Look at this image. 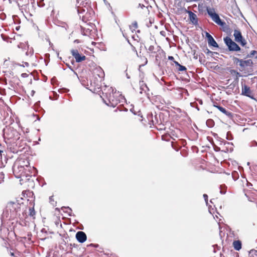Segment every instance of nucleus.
<instances>
[{"mask_svg":"<svg viewBox=\"0 0 257 257\" xmlns=\"http://www.w3.org/2000/svg\"><path fill=\"white\" fill-rule=\"evenodd\" d=\"M214 106L217 108L221 112L228 116V118H232L233 117V113L229 111H227L225 108L219 105H214Z\"/></svg>","mask_w":257,"mask_h":257,"instance_id":"obj_13","label":"nucleus"},{"mask_svg":"<svg viewBox=\"0 0 257 257\" xmlns=\"http://www.w3.org/2000/svg\"><path fill=\"white\" fill-rule=\"evenodd\" d=\"M220 193H221V194H225V192H224V191H223L222 190H220Z\"/></svg>","mask_w":257,"mask_h":257,"instance_id":"obj_43","label":"nucleus"},{"mask_svg":"<svg viewBox=\"0 0 257 257\" xmlns=\"http://www.w3.org/2000/svg\"><path fill=\"white\" fill-rule=\"evenodd\" d=\"M34 54V51L32 48H31L30 50H28V51L26 53V54L27 56H32Z\"/></svg>","mask_w":257,"mask_h":257,"instance_id":"obj_31","label":"nucleus"},{"mask_svg":"<svg viewBox=\"0 0 257 257\" xmlns=\"http://www.w3.org/2000/svg\"><path fill=\"white\" fill-rule=\"evenodd\" d=\"M237 42L239 43L242 46H244L246 44L245 40L243 37H242L240 41H238Z\"/></svg>","mask_w":257,"mask_h":257,"instance_id":"obj_28","label":"nucleus"},{"mask_svg":"<svg viewBox=\"0 0 257 257\" xmlns=\"http://www.w3.org/2000/svg\"><path fill=\"white\" fill-rule=\"evenodd\" d=\"M5 174L3 172H0V184L2 183L4 181Z\"/></svg>","mask_w":257,"mask_h":257,"instance_id":"obj_30","label":"nucleus"},{"mask_svg":"<svg viewBox=\"0 0 257 257\" xmlns=\"http://www.w3.org/2000/svg\"><path fill=\"white\" fill-rule=\"evenodd\" d=\"M145 7V6H144V5H141V4H140L139 5V7H141L142 9H143V7Z\"/></svg>","mask_w":257,"mask_h":257,"instance_id":"obj_39","label":"nucleus"},{"mask_svg":"<svg viewBox=\"0 0 257 257\" xmlns=\"http://www.w3.org/2000/svg\"><path fill=\"white\" fill-rule=\"evenodd\" d=\"M233 246L236 250L238 251L241 248V242L239 240H235L233 242Z\"/></svg>","mask_w":257,"mask_h":257,"instance_id":"obj_17","label":"nucleus"},{"mask_svg":"<svg viewBox=\"0 0 257 257\" xmlns=\"http://www.w3.org/2000/svg\"><path fill=\"white\" fill-rule=\"evenodd\" d=\"M18 151H22L25 148L24 147V146L26 145V143L24 142V141H23L22 140H21V141L18 140V142L17 143V146H18Z\"/></svg>","mask_w":257,"mask_h":257,"instance_id":"obj_20","label":"nucleus"},{"mask_svg":"<svg viewBox=\"0 0 257 257\" xmlns=\"http://www.w3.org/2000/svg\"><path fill=\"white\" fill-rule=\"evenodd\" d=\"M50 202H52V201H54V200L53 199V196H50L49 198Z\"/></svg>","mask_w":257,"mask_h":257,"instance_id":"obj_37","label":"nucleus"},{"mask_svg":"<svg viewBox=\"0 0 257 257\" xmlns=\"http://www.w3.org/2000/svg\"><path fill=\"white\" fill-rule=\"evenodd\" d=\"M148 51L149 52L153 53H155V47L153 45H151L149 46V48H148Z\"/></svg>","mask_w":257,"mask_h":257,"instance_id":"obj_29","label":"nucleus"},{"mask_svg":"<svg viewBox=\"0 0 257 257\" xmlns=\"http://www.w3.org/2000/svg\"><path fill=\"white\" fill-rule=\"evenodd\" d=\"M126 77H127V78H130V77L128 76L127 74H126Z\"/></svg>","mask_w":257,"mask_h":257,"instance_id":"obj_47","label":"nucleus"},{"mask_svg":"<svg viewBox=\"0 0 257 257\" xmlns=\"http://www.w3.org/2000/svg\"><path fill=\"white\" fill-rule=\"evenodd\" d=\"M2 230H3V228H1V232H2Z\"/></svg>","mask_w":257,"mask_h":257,"instance_id":"obj_49","label":"nucleus"},{"mask_svg":"<svg viewBox=\"0 0 257 257\" xmlns=\"http://www.w3.org/2000/svg\"><path fill=\"white\" fill-rule=\"evenodd\" d=\"M76 238L80 243L84 242L87 239L86 234L83 231H78L76 234Z\"/></svg>","mask_w":257,"mask_h":257,"instance_id":"obj_12","label":"nucleus"},{"mask_svg":"<svg viewBox=\"0 0 257 257\" xmlns=\"http://www.w3.org/2000/svg\"><path fill=\"white\" fill-rule=\"evenodd\" d=\"M35 215V211L34 207L29 208V215L31 216H34Z\"/></svg>","mask_w":257,"mask_h":257,"instance_id":"obj_27","label":"nucleus"},{"mask_svg":"<svg viewBox=\"0 0 257 257\" xmlns=\"http://www.w3.org/2000/svg\"><path fill=\"white\" fill-rule=\"evenodd\" d=\"M207 12L208 15L216 24L223 25L222 21L220 19L219 15L215 12L214 9L207 8Z\"/></svg>","mask_w":257,"mask_h":257,"instance_id":"obj_7","label":"nucleus"},{"mask_svg":"<svg viewBox=\"0 0 257 257\" xmlns=\"http://www.w3.org/2000/svg\"><path fill=\"white\" fill-rule=\"evenodd\" d=\"M199 103H200V104H202V101L201 100H200L199 101Z\"/></svg>","mask_w":257,"mask_h":257,"instance_id":"obj_44","label":"nucleus"},{"mask_svg":"<svg viewBox=\"0 0 257 257\" xmlns=\"http://www.w3.org/2000/svg\"><path fill=\"white\" fill-rule=\"evenodd\" d=\"M241 94L251 98H253L249 87L245 84H242Z\"/></svg>","mask_w":257,"mask_h":257,"instance_id":"obj_11","label":"nucleus"},{"mask_svg":"<svg viewBox=\"0 0 257 257\" xmlns=\"http://www.w3.org/2000/svg\"><path fill=\"white\" fill-rule=\"evenodd\" d=\"M203 198H204L205 202H206V204L207 205V204H208V196H207V195L206 194H204L203 195Z\"/></svg>","mask_w":257,"mask_h":257,"instance_id":"obj_34","label":"nucleus"},{"mask_svg":"<svg viewBox=\"0 0 257 257\" xmlns=\"http://www.w3.org/2000/svg\"><path fill=\"white\" fill-rule=\"evenodd\" d=\"M224 41L230 51H238L240 50L239 46L229 37L224 38Z\"/></svg>","mask_w":257,"mask_h":257,"instance_id":"obj_5","label":"nucleus"},{"mask_svg":"<svg viewBox=\"0 0 257 257\" xmlns=\"http://www.w3.org/2000/svg\"><path fill=\"white\" fill-rule=\"evenodd\" d=\"M61 209L63 210V211L65 213H67L69 216H72V209L69 208V207H62L61 208Z\"/></svg>","mask_w":257,"mask_h":257,"instance_id":"obj_21","label":"nucleus"},{"mask_svg":"<svg viewBox=\"0 0 257 257\" xmlns=\"http://www.w3.org/2000/svg\"><path fill=\"white\" fill-rule=\"evenodd\" d=\"M234 62L238 65L240 67V71H243L245 69V67L249 66L252 67L253 65L252 61L250 59H247L244 60L243 59H240L238 58H234Z\"/></svg>","mask_w":257,"mask_h":257,"instance_id":"obj_4","label":"nucleus"},{"mask_svg":"<svg viewBox=\"0 0 257 257\" xmlns=\"http://www.w3.org/2000/svg\"><path fill=\"white\" fill-rule=\"evenodd\" d=\"M56 210H59V208H56Z\"/></svg>","mask_w":257,"mask_h":257,"instance_id":"obj_48","label":"nucleus"},{"mask_svg":"<svg viewBox=\"0 0 257 257\" xmlns=\"http://www.w3.org/2000/svg\"><path fill=\"white\" fill-rule=\"evenodd\" d=\"M223 25H218L222 28L223 31L225 32H228L230 31V28L229 26L226 25V24L224 22H222Z\"/></svg>","mask_w":257,"mask_h":257,"instance_id":"obj_23","label":"nucleus"},{"mask_svg":"<svg viewBox=\"0 0 257 257\" xmlns=\"http://www.w3.org/2000/svg\"><path fill=\"white\" fill-rule=\"evenodd\" d=\"M3 152V151L0 150V155H2V153Z\"/></svg>","mask_w":257,"mask_h":257,"instance_id":"obj_45","label":"nucleus"},{"mask_svg":"<svg viewBox=\"0 0 257 257\" xmlns=\"http://www.w3.org/2000/svg\"><path fill=\"white\" fill-rule=\"evenodd\" d=\"M143 62H144V63L143 64H142L141 65H140V66H145V65H146L148 63V60H147V59L146 58V57H144L143 58Z\"/></svg>","mask_w":257,"mask_h":257,"instance_id":"obj_32","label":"nucleus"},{"mask_svg":"<svg viewBox=\"0 0 257 257\" xmlns=\"http://www.w3.org/2000/svg\"><path fill=\"white\" fill-rule=\"evenodd\" d=\"M23 170L24 168L22 166L19 167H16V166H14V167H13V172L16 175L19 174L20 172H23Z\"/></svg>","mask_w":257,"mask_h":257,"instance_id":"obj_22","label":"nucleus"},{"mask_svg":"<svg viewBox=\"0 0 257 257\" xmlns=\"http://www.w3.org/2000/svg\"><path fill=\"white\" fill-rule=\"evenodd\" d=\"M187 12L189 14V19H190V21L194 25L197 24H198V19H197L196 15L190 11H187Z\"/></svg>","mask_w":257,"mask_h":257,"instance_id":"obj_15","label":"nucleus"},{"mask_svg":"<svg viewBox=\"0 0 257 257\" xmlns=\"http://www.w3.org/2000/svg\"><path fill=\"white\" fill-rule=\"evenodd\" d=\"M231 73L232 74L234 73V74H235L237 76H239V77L241 76V75H240V73L239 72H238L237 71H235V70H232L231 71Z\"/></svg>","mask_w":257,"mask_h":257,"instance_id":"obj_33","label":"nucleus"},{"mask_svg":"<svg viewBox=\"0 0 257 257\" xmlns=\"http://www.w3.org/2000/svg\"><path fill=\"white\" fill-rule=\"evenodd\" d=\"M207 53L208 54H213V52L211 51H210L209 50L207 49Z\"/></svg>","mask_w":257,"mask_h":257,"instance_id":"obj_40","label":"nucleus"},{"mask_svg":"<svg viewBox=\"0 0 257 257\" xmlns=\"http://www.w3.org/2000/svg\"><path fill=\"white\" fill-rule=\"evenodd\" d=\"M234 37L235 38V40L237 42L238 41H240L242 39V35L240 31L238 30H235L234 31Z\"/></svg>","mask_w":257,"mask_h":257,"instance_id":"obj_16","label":"nucleus"},{"mask_svg":"<svg viewBox=\"0 0 257 257\" xmlns=\"http://www.w3.org/2000/svg\"><path fill=\"white\" fill-rule=\"evenodd\" d=\"M102 94L103 96L101 97L103 102L107 105L112 107H115L118 103L125 100L124 96L112 87H107L105 86L102 90Z\"/></svg>","mask_w":257,"mask_h":257,"instance_id":"obj_1","label":"nucleus"},{"mask_svg":"<svg viewBox=\"0 0 257 257\" xmlns=\"http://www.w3.org/2000/svg\"><path fill=\"white\" fill-rule=\"evenodd\" d=\"M67 66H68V67L69 69H70L72 71H73V69L72 68L71 66L70 65H69V64H67Z\"/></svg>","mask_w":257,"mask_h":257,"instance_id":"obj_38","label":"nucleus"},{"mask_svg":"<svg viewBox=\"0 0 257 257\" xmlns=\"http://www.w3.org/2000/svg\"><path fill=\"white\" fill-rule=\"evenodd\" d=\"M168 59L170 60L174 61V57L173 56H169L168 57Z\"/></svg>","mask_w":257,"mask_h":257,"instance_id":"obj_36","label":"nucleus"},{"mask_svg":"<svg viewBox=\"0 0 257 257\" xmlns=\"http://www.w3.org/2000/svg\"><path fill=\"white\" fill-rule=\"evenodd\" d=\"M26 64L27 65H28V63H26Z\"/></svg>","mask_w":257,"mask_h":257,"instance_id":"obj_50","label":"nucleus"},{"mask_svg":"<svg viewBox=\"0 0 257 257\" xmlns=\"http://www.w3.org/2000/svg\"><path fill=\"white\" fill-rule=\"evenodd\" d=\"M232 177L234 180H237L238 178L239 175L237 172L233 171L232 172Z\"/></svg>","mask_w":257,"mask_h":257,"instance_id":"obj_26","label":"nucleus"},{"mask_svg":"<svg viewBox=\"0 0 257 257\" xmlns=\"http://www.w3.org/2000/svg\"><path fill=\"white\" fill-rule=\"evenodd\" d=\"M22 205L17 203H13L10 204L7 208L10 209L11 218L19 217L20 220H25L27 216V213L25 210L21 211Z\"/></svg>","mask_w":257,"mask_h":257,"instance_id":"obj_2","label":"nucleus"},{"mask_svg":"<svg viewBox=\"0 0 257 257\" xmlns=\"http://www.w3.org/2000/svg\"><path fill=\"white\" fill-rule=\"evenodd\" d=\"M103 80V79L93 77V79L90 80V87L86 88L91 91H97L100 88L101 83Z\"/></svg>","mask_w":257,"mask_h":257,"instance_id":"obj_6","label":"nucleus"},{"mask_svg":"<svg viewBox=\"0 0 257 257\" xmlns=\"http://www.w3.org/2000/svg\"><path fill=\"white\" fill-rule=\"evenodd\" d=\"M105 74L104 71L100 66H97L93 70V77L104 79Z\"/></svg>","mask_w":257,"mask_h":257,"instance_id":"obj_9","label":"nucleus"},{"mask_svg":"<svg viewBox=\"0 0 257 257\" xmlns=\"http://www.w3.org/2000/svg\"><path fill=\"white\" fill-rule=\"evenodd\" d=\"M20 175H22V173L20 174H18L17 175H16V176L17 177V178H19L20 177Z\"/></svg>","mask_w":257,"mask_h":257,"instance_id":"obj_42","label":"nucleus"},{"mask_svg":"<svg viewBox=\"0 0 257 257\" xmlns=\"http://www.w3.org/2000/svg\"><path fill=\"white\" fill-rule=\"evenodd\" d=\"M77 12L80 15V17H82L83 21H91L94 17V12L91 9L89 11L87 8L78 9Z\"/></svg>","mask_w":257,"mask_h":257,"instance_id":"obj_3","label":"nucleus"},{"mask_svg":"<svg viewBox=\"0 0 257 257\" xmlns=\"http://www.w3.org/2000/svg\"><path fill=\"white\" fill-rule=\"evenodd\" d=\"M130 29L132 32L135 31L136 29L138 28V23L136 21L134 22L132 25L130 27Z\"/></svg>","mask_w":257,"mask_h":257,"instance_id":"obj_24","label":"nucleus"},{"mask_svg":"<svg viewBox=\"0 0 257 257\" xmlns=\"http://www.w3.org/2000/svg\"><path fill=\"white\" fill-rule=\"evenodd\" d=\"M206 37L207 38L208 43L209 45L212 46L214 47H218L217 43L211 35H210L208 33H206Z\"/></svg>","mask_w":257,"mask_h":257,"instance_id":"obj_14","label":"nucleus"},{"mask_svg":"<svg viewBox=\"0 0 257 257\" xmlns=\"http://www.w3.org/2000/svg\"><path fill=\"white\" fill-rule=\"evenodd\" d=\"M206 125L209 127H212L214 125V122L212 119H209L206 121Z\"/></svg>","mask_w":257,"mask_h":257,"instance_id":"obj_25","label":"nucleus"},{"mask_svg":"<svg viewBox=\"0 0 257 257\" xmlns=\"http://www.w3.org/2000/svg\"><path fill=\"white\" fill-rule=\"evenodd\" d=\"M220 257H223V256H222V255H220Z\"/></svg>","mask_w":257,"mask_h":257,"instance_id":"obj_51","label":"nucleus"},{"mask_svg":"<svg viewBox=\"0 0 257 257\" xmlns=\"http://www.w3.org/2000/svg\"><path fill=\"white\" fill-rule=\"evenodd\" d=\"M35 92V91H34V90H32V91H31V95H32V96H33V95H34Z\"/></svg>","mask_w":257,"mask_h":257,"instance_id":"obj_41","label":"nucleus"},{"mask_svg":"<svg viewBox=\"0 0 257 257\" xmlns=\"http://www.w3.org/2000/svg\"><path fill=\"white\" fill-rule=\"evenodd\" d=\"M140 93L141 94H144L147 97H149V94L147 93L149 91V89L147 85L143 81H140Z\"/></svg>","mask_w":257,"mask_h":257,"instance_id":"obj_10","label":"nucleus"},{"mask_svg":"<svg viewBox=\"0 0 257 257\" xmlns=\"http://www.w3.org/2000/svg\"><path fill=\"white\" fill-rule=\"evenodd\" d=\"M174 62L177 67V69L178 71H183L187 70V68L185 66L181 65L178 62L174 61Z\"/></svg>","mask_w":257,"mask_h":257,"instance_id":"obj_19","label":"nucleus"},{"mask_svg":"<svg viewBox=\"0 0 257 257\" xmlns=\"http://www.w3.org/2000/svg\"><path fill=\"white\" fill-rule=\"evenodd\" d=\"M72 55L75 58L76 62H80L86 59L84 55H81L77 49H72L71 50Z\"/></svg>","mask_w":257,"mask_h":257,"instance_id":"obj_8","label":"nucleus"},{"mask_svg":"<svg viewBox=\"0 0 257 257\" xmlns=\"http://www.w3.org/2000/svg\"><path fill=\"white\" fill-rule=\"evenodd\" d=\"M86 0H76V6L78 9H84L83 7L85 8V5L87 3H86Z\"/></svg>","mask_w":257,"mask_h":257,"instance_id":"obj_18","label":"nucleus"},{"mask_svg":"<svg viewBox=\"0 0 257 257\" xmlns=\"http://www.w3.org/2000/svg\"><path fill=\"white\" fill-rule=\"evenodd\" d=\"M255 53H256V51L255 50H253L250 52L249 55H248V56L251 57L254 55Z\"/></svg>","mask_w":257,"mask_h":257,"instance_id":"obj_35","label":"nucleus"},{"mask_svg":"<svg viewBox=\"0 0 257 257\" xmlns=\"http://www.w3.org/2000/svg\"><path fill=\"white\" fill-rule=\"evenodd\" d=\"M124 111H127V108H124Z\"/></svg>","mask_w":257,"mask_h":257,"instance_id":"obj_46","label":"nucleus"}]
</instances>
